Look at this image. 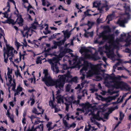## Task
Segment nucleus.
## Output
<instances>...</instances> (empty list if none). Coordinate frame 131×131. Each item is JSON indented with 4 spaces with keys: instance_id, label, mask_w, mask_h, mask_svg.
<instances>
[{
    "instance_id": "nucleus-33",
    "label": "nucleus",
    "mask_w": 131,
    "mask_h": 131,
    "mask_svg": "<svg viewBox=\"0 0 131 131\" xmlns=\"http://www.w3.org/2000/svg\"><path fill=\"white\" fill-rule=\"evenodd\" d=\"M30 100L31 101V103L30 105L31 106H32L34 104V103H35V99L33 97H32V98H31L30 97Z\"/></svg>"
},
{
    "instance_id": "nucleus-62",
    "label": "nucleus",
    "mask_w": 131,
    "mask_h": 131,
    "mask_svg": "<svg viewBox=\"0 0 131 131\" xmlns=\"http://www.w3.org/2000/svg\"><path fill=\"white\" fill-rule=\"evenodd\" d=\"M85 32L84 34V36L85 37H88V35L89 34L90 32H87L86 30L85 29L84 30Z\"/></svg>"
},
{
    "instance_id": "nucleus-37",
    "label": "nucleus",
    "mask_w": 131,
    "mask_h": 131,
    "mask_svg": "<svg viewBox=\"0 0 131 131\" xmlns=\"http://www.w3.org/2000/svg\"><path fill=\"white\" fill-rule=\"evenodd\" d=\"M103 99H104V101H105L107 102H110L111 101L110 97L109 98L103 97Z\"/></svg>"
},
{
    "instance_id": "nucleus-3",
    "label": "nucleus",
    "mask_w": 131,
    "mask_h": 131,
    "mask_svg": "<svg viewBox=\"0 0 131 131\" xmlns=\"http://www.w3.org/2000/svg\"><path fill=\"white\" fill-rule=\"evenodd\" d=\"M7 50L5 52L7 55V58L4 59V61L6 63H7L8 61V58L11 56H13V50L14 48L12 47H10L9 45H6Z\"/></svg>"
},
{
    "instance_id": "nucleus-7",
    "label": "nucleus",
    "mask_w": 131,
    "mask_h": 131,
    "mask_svg": "<svg viewBox=\"0 0 131 131\" xmlns=\"http://www.w3.org/2000/svg\"><path fill=\"white\" fill-rule=\"evenodd\" d=\"M125 5L123 7L125 9V14L127 15V19H129L130 18V15L129 14L131 12V10L129 6H127L126 3L124 4Z\"/></svg>"
},
{
    "instance_id": "nucleus-47",
    "label": "nucleus",
    "mask_w": 131,
    "mask_h": 131,
    "mask_svg": "<svg viewBox=\"0 0 131 131\" xmlns=\"http://www.w3.org/2000/svg\"><path fill=\"white\" fill-rule=\"evenodd\" d=\"M107 18L108 19L107 23H109L110 21L111 20V15H108L107 17Z\"/></svg>"
},
{
    "instance_id": "nucleus-17",
    "label": "nucleus",
    "mask_w": 131,
    "mask_h": 131,
    "mask_svg": "<svg viewBox=\"0 0 131 131\" xmlns=\"http://www.w3.org/2000/svg\"><path fill=\"white\" fill-rule=\"evenodd\" d=\"M89 49L85 47H82L80 50V52H82L84 51L89 52Z\"/></svg>"
},
{
    "instance_id": "nucleus-5",
    "label": "nucleus",
    "mask_w": 131,
    "mask_h": 131,
    "mask_svg": "<svg viewBox=\"0 0 131 131\" xmlns=\"http://www.w3.org/2000/svg\"><path fill=\"white\" fill-rule=\"evenodd\" d=\"M47 61L51 65V70L53 72H56V73H58L59 72L58 67H57L56 66V63H54L52 59H49L47 60Z\"/></svg>"
},
{
    "instance_id": "nucleus-58",
    "label": "nucleus",
    "mask_w": 131,
    "mask_h": 131,
    "mask_svg": "<svg viewBox=\"0 0 131 131\" xmlns=\"http://www.w3.org/2000/svg\"><path fill=\"white\" fill-rule=\"evenodd\" d=\"M52 124V123L51 122H48L47 124H46L47 127H48L51 126V125Z\"/></svg>"
},
{
    "instance_id": "nucleus-53",
    "label": "nucleus",
    "mask_w": 131,
    "mask_h": 131,
    "mask_svg": "<svg viewBox=\"0 0 131 131\" xmlns=\"http://www.w3.org/2000/svg\"><path fill=\"white\" fill-rule=\"evenodd\" d=\"M118 96L117 95H116L112 96L110 97L111 101L112 100H115L116 97Z\"/></svg>"
},
{
    "instance_id": "nucleus-41",
    "label": "nucleus",
    "mask_w": 131,
    "mask_h": 131,
    "mask_svg": "<svg viewBox=\"0 0 131 131\" xmlns=\"http://www.w3.org/2000/svg\"><path fill=\"white\" fill-rule=\"evenodd\" d=\"M24 30V31L25 30H27L28 31V30H29H29H30V28H28L27 26V25L26 26H23Z\"/></svg>"
},
{
    "instance_id": "nucleus-20",
    "label": "nucleus",
    "mask_w": 131,
    "mask_h": 131,
    "mask_svg": "<svg viewBox=\"0 0 131 131\" xmlns=\"http://www.w3.org/2000/svg\"><path fill=\"white\" fill-rule=\"evenodd\" d=\"M64 36L66 37L67 38H68L70 36V34L67 30H66L64 33Z\"/></svg>"
},
{
    "instance_id": "nucleus-39",
    "label": "nucleus",
    "mask_w": 131,
    "mask_h": 131,
    "mask_svg": "<svg viewBox=\"0 0 131 131\" xmlns=\"http://www.w3.org/2000/svg\"><path fill=\"white\" fill-rule=\"evenodd\" d=\"M57 42L58 45V46L59 47H60L61 45H63L64 44V43L61 40L59 41H57Z\"/></svg>"
},
{
    "instance_id": "nucleus-14",
    "label": "nucleus",
    "mask_w": 131,
    "mask_h": 131,
    "mask_svg": "<svg viewBox=\"0 0 131 131\" xmlns=\"http://www.w3.org/2000/svg\"><path fill=\"white\" fill-rule=\"evenodd\" d=\"M52 59L54 63L55 64V63H56L57 67H58L57 64L59 62V61L60 60V59H59V58H58L57 56L52 58Z\"/></svg>"
},
{
    "instance_id": "nucleus-36",
    "label": "nucleus",
    "mask_w": 131,
    "mask_h": 131,
    "mask_svg": "<svg viewBox=\"0 0 131 131\" xmlns=\"http://www.w3.org/2000/svg\"><path fill=\"white\" fill-rule=\"evenodd\" d=\"M22 90L23 88L21 87L19 85L17 87V90L16 91L19 92H20L22 91Z\"/></svg>"
},
{
    "instance_id": "nucleus-16",
    "label": "nucleus",
    "mask_w": 131,
    "mask_h": 131,
    "mask_svg": "<svg viewBox=\"0 0 131 131\" xmlns=\"http://www.w3.org/2000/svg\"><path fill=\"white\" fill-rule=\"evenodd\" d=\"M53 43L54 45L51 47V48L52 49H57V46H58L57 41L54 40L53 41Z\"/></svg>"
},
{
    "instance_id": "nucleus-59",
    "label": "nucleus",
    "mask_w": 131,
    "mask_h": 131,
    "mask_svg": "<svg viewBox=\"0 0 131 131\" xmlns=\"http://www.w3.org/2000/svg\"><path fill=\"white\" fill-rule=\"evenodd\" d=\"M114 110V109L113 107H111L109 109L108 112H109L110 113H111Z\"/></svg>"
},
{
    "instance_id": "nucleus-54",
    "label": "nucleus",
    "mask_w": 131,
    "mask_h": 131,
    "mask_svg": "<svg viewBox=\"0 0 131 131\" xmlns=\"http://www.w3.org/2000/svg\"><path fill=\"white\" fill-rule=\"evenodd\" d=\"M129 99L128 98H127L125 101V102L123 104L122 106V107H123L125 106V105L126 104L127 101L129 100Z\"/></svg>"
},
{
    "instance_id": "nucleus-56",
    "label": "nucleus",
    "mask_w": 131,
    "mask_h": 131,
    "mask_svg": "<svg viewBox=\"0 0 131 131\" xmlns=\"http://www.w3.org/2000/svg\"><path fill=\"white\" fill-rule=\"evenodd\" d=\"M91 56L89 54H85L84 56V58L86 59L90 58Z\"/></svg>"
},
{
    "instance_id": "nucleus-38",
    "label": "nucleus",
    "mask_w": 131,
    "mask_h": 131,
    "mask_svg": "<svg viewBox=\"0 0 131 131\" xmlns=\"http://www.w3.org/2000/svg\"><path fill=\"white\" fill-rule=\"evenodd\" d=\"M16 21L17 24L19 23H23L24 21L23 19L22 18V17H20V18H19V19H18V20H16Z\"/></svg>"
},
{
    "instance_id": "nucleus-25",
    "label": "nucleus",
    "mask_w": 131,
    "mask_h": 131,
    "mask_svg": "<svg viewBox=\"0 0 131 131\" xmlns=\"http://www.w3.org/2000/svg\"><path fill=\"white\" fill-rule=\"evenodd\" d=\"M106 28L107 29L106 30L104 31L106 34L107 33H110L111 32V29L109 26H107Z\"/></svg>"
},
{
    "instance_id": "nucleus-46",
    "label": "nucleus",
    "mask_w": 131,
    "mask_h": 131,
    "mask_svg": "<svg viewBox=\"0 0 131 131\" xmlns=\"http://www.w3.org/2000/svg\"><path fill=\"white\" fill-rule=\"evenodd\" d=\"M20 43L19 42L16 41L15 42V45L17 47V49H18L19 48V47L20 46Z\"/></svg>"
},
{
    "instance_id": "nucleus-15",
    "label": "nucleus",
    "mask_w": 131,
    "mask_h": 131,
    "mask_svg": "<svg viewBox=\"0 0 131 131\" xmlns=\"http://www.w3.org/2000/svg\"><path fill=\"white\" fill-rule=\"evenodd\" d=\"M14 21V20L8 18L7 19L5 20V21H3L2 23L4 24L8 23L9 24H12V22Z\"/></svg>"
},
{
    "instance_id": "nucleus-6",
    "label": "nucleus",
    "mask_w": 131,
    "mask_h": 131,
    "mask_svg": "<svg viewBox=\"0 0 131 131\" xmlns=\"http://www.w3.org/2000/svg\"><path fill=\"white\" fill-rule=\"evenodd\" d=\"M105 53L108 54L107 56L108 57H113V50L111 49V46L110 45H107L106 44L105 45Z\"/></svg>"
},
{
    "instance_id": "nucleus-52",
    "label": "nucleus",
    "mask_w": 131,
    "mask_h": 131,
    "mask_svg": "<svg viewBox=\"0 0 131 131\" xmlns=\"http://www.w3.org/2000/svg\"><path fill=\"white\" fill-rule=\"evenodd\" d=\"M91 121L92 123H93L94 122L95 124L97 125V126H98L99 124V123L96 122L95 120H93L92 119H91Z\"/></svg>"
},
{
    "instance_id": "nucleus-8",
    "label": "nucleus",
    "mask_w": 131,
    "mask_h": 131,
    "mask_svg": "<svg viewBox=\"0 0 131 131\" xmlns=\"http://www.w3.org/2000/svg\"><path fill=\"white\" fill-rule=\"evenodd\" d=\"M107 76L105 78V80L109 79V80H112V82H114V81L117 79H119V78H118V76L117 77L115 76L114 74L113 73L112 74L113 75H111L108 74H106Z\"/></svg>"
},
{
    "instance_id": "nucleus-12",
    "label": "nucleus",
    "mask_w": 131,
    "mask_h": 131,
    "mask_svg": "<svg viewBox=\"0 0 131 131\" xmlns=\"http://www.w3.org/2000/svg\"><path fill=\"white\" fill-rule=\"evenodd\" d=\"M115 36L114 34H112L108 35V43H110L112 42H114Z\"/></svg>"
},
{
    "instance_id": "nucleus-23",
    "label": "nucleus",
    "mask_w": 131,
    "mask_h": 131,
    "mask_svg": "<svg viewBox=\"0 0 131 131\" xmlns=\"http://www.w3.org/2000/svg\"><path fill=\"white\" fill-rule=\"evenodd\" d=\"M119 114V119L120 121H122L123 119L124 116V115L122 112L121 111L120 112Z\"/></svg>"
},
{
    "instance_id": "nucleus-44",
    "label": "nucleus",
    "mask_w": 131,
    "mask_h": 131,
    "mask_svg": "<svg viewBox=\"0 0 131 131\" xmlns=\"http://www.w3.org/2000/svg\"><path fill=\"white\" fill-rule=\"evenodd\" d=\"M108 35H105L102 37V40H104L105 42L106 40H108Z\"/></svg>"
},
{
    "instance_id": "nucleus-2",
    "label": "nucleus",
    "mask_w": 131,
    "mask_h": 131,
    "mask_svg": "<svg viewBox=\"0 0 131 131\" xmlns=\"http://www.w3.org/2000/svg\"><path fill=\"white\" fill-rule=\"evenodd\" d=\"M101 67L99 65H94L87 61H84L83 63V66L80 70L81 72L83 71H86L88 69H90L87 72V75L91 77L95 74H98L100 73V70H101Z\"/></svg>"
},
{
    "instance_id": "nucleus-28",
    "label": "nucleus",
    "mask_w": 131,
    "mask_h": 131,
    "mask_svg": "<svg viewBox=\"0 0 131 131\" xmlns=\"http://www.w3.org/2000/svg\"><path fill=\"white\" fill-rule=\"evenodd\" d=\"M40 57H38L36 60V63L37 64H38L39 63H40V64H41L42 63V61H41V60L40 59Z\"/></svg>"
},
{
    "instance_id": "nucleus-24",
    "label": "nucleus",
    "mask_w": 131,
    "mask_h": 131,
    "mask_svg": "<svg viewBox=\"0 0 131 131\" xmlns=\"http://www.w3.org/2000/svg\"><path fill=\"white\" fill-rule=\"evenodd\" d=\"M61 76H62V75ZM63 76L65 77V80L66 79V77H67L68 79H69L71 78V76L70 74V72L68 71V72L67 73L65 76Z\"/></svg>"
},
{
    "instance_id": "nucleus-22",
    "label": "nucleus",
    "mask_w": 131,
    "mask_h": 131,
    "mask_svg": "<svg viewBox=\"0 0 131 131\" xmlns=\"http://www.w3.org/2000/svg\"><path fill=\"white\" fill-rule=\"evenodd\" d=\"M72 101H66V102L65 103V105L68 104V105L69 106L70 105L71 106V108H72Z\"/></svg>"
},
{
    "instance_id": "nucleus-48",
    "label": "nucleus",
    "mask_w": 131,
    "mask_h": 131,
    "mask_svg": "<svg viewBox=\"0 0 131 131\" xmlns=\"http://www.w3.org/2000/svg\"><path fill=\"white\" fill-rule=\"evenodd\" d=\"M14 14L16 15V16L17 17V20H18V19H19V18H20V17H22V16L20 14H19V13H17L15 12L14 13Z\"/></svg>"
},
{
    "instance_id": "nucleus-61",
    "label": "nucleus",
    "mask_w": 131,
    "mask_h": 131,
    "mask_svg": "<svg viewBox=\"0 0 131 131\" xmlns=\"http://www.w3.org/2000/svg\"><path fill=\"white\" fill-rule=\"evenodd\" d=\"M31 27L34 29H36V26L35 25L34 23H33L31 24Z\"/></svg>"
},
{
    "instance_id": "nucleus-10",
    "label": "nucleus",
    "mask_w": 131,
    "mask_h": 131,
    "mask_svg": "<svg viewBox=\"0 0 131 131\" xmlns=\"http://www.w3.org/2000/svg\"><path fill=\"white\" fill-rule=\"evenodd\" d=\"M63 123L64 125L65 126L66 128L68 129H69L70 127H72L73 128H74L76 125V124L74 123H72L69 126L66 120H63Z\"/></svg>"
},
{
    "instance_id": "nucleus-57",
    "label": "nucleus",
    "mask_w": 131,
    "mask_h": 131,
    "mask_svg": "<svg viewBox=\"0 0 131 131\" xmlns=\"http://www.w3.org/2000/svg\"><path fill=\"white\" fill-rule=\"evenodd\" d=\"M32 112L33 113H35V114H36L38 112V111L37 110V109L35 108L33 109V110L32 111Z\"/></svg>"
},
{
    "instance_id": "nucleus-31",
    "label": "nucleus",
    "mask_w": 131,
    "mask_h": 131,
    "mask_svg": "<svg viewBox=\"0 0 131 131\" xmlns=\"http://www.w3.org/2000/svg\"><path fill=\"white\" fill-rule=\"evenodd\" d=\"M49 104L51 106L52 108H53L56 107V105H54L53 104V102L52 101H50L49 102Z\"/></svg>"
},
{
    "instance_id": "nucleus-13",
    "label": "nucleus",
    "mask_w": 131,
    "mask_h": 131,
    "mask_svg": "<svg viewBox=\"0 0 131 131\" xmlns=\"http://www.w3.org/2000/svg\"><path fill=\"white\" fill-rule=\"evenodd\" d=\"M129 36L128 37H127L125 41L126 42V43L125 45V46L126 47H128V46H129L130 44V42L131 41V39H130L129 40Z\"/></svg>"
},
{
    "instance_id": "nucleus-51",
    "label": "nucleus",
    "mask_w": 131,
    "mask_h": 131,
    "mask_svg": "<svg viewBox=\"0 0 131 131\" xmlns=\"http://www.w3.org/2000/svg\"><path fill=\"white\" fill-rule=\"evenodd\" d=\"M41 122V121L39 120H37L35 121L34 123V125H35L38 124L39 123H40Z\"/></svg>"
},
{
    "instance_id": "nucleus-4",
    "label": "nucleus",
    "mask_w": 131,
    "mask_h": 131,
    "mask_svg": "<svg viewBox=\"0 0 131 131\" xmlns=\"http://www.w3.org/2000/svg\"><path fill=\"white\" fill-rule=\"evenodd\" d=\"M118 78H119V79H117L115 80L113 83H114V85H113V87L118 89L120 88L121 86H123L124 82L122 81H120L122 79L121 78V77L119 75H118Z\"/></svg>"
},
{
    "instance_id": "nucleus-26",
    "label": "nucleus",
    "mask_w": 131,
    "mask_h": 131,
    "mask_svg": "<svg viewBox=\"0 0 131 131\" xmlns=\"http://www.w3.org/2000/svg\"><path fill=\"white\" fill-rule=\"evenodd\" d=\"M37 129H40L41 128V130L43 131V124H40L39 125L37 126L36 127Z\"/></svg>"
},
{
    "instance_id": "nucleus-55",
    "label": "nucleus",
    "mask_w": 131,
    "mask_h": 131,
    "mask_svg": "<svg viewBox=\"0 0 131 131\" xmlns=\"http://www.w3.org/2000/svg\"><path fill=\"white\" fill-rule=\"evenodd\" d=\"M4 15V17L8 18V15L7 14V12H6L3 13Z\"/></svg>"
},
{
    "instance_id": "nucleus-40",
    "label": "nucleus",
    "mask_w": 131,
    "mask_h": 131,
    "mask_svg": "<svg viewBox=\"0 0 131 131\" xmlns=\"http://www.w3.org/2000/svg\"><path fill=\"white\" fill-rule=\"evenodd\" d=\"M15 75H16L17 77L18 75L19 76V77H22V76H21L20 73L19 72L18 69H17V72H15Z\"/></svg>"
},
{
    "instance_id": "nucleus-1",
    "label": "nucleus",
    "mask_w": 131,
    "mask_h": 131,
    "mask_svg": "<svg viewBox=\"0 0 131 131\" xmlns=\"http://www.w3.org/2000/svg\"><path fill=\"white\" fill-rule=\"evenodd\" d=\"M43 73L45 75L42 78V81L45 82V84L47 86H55L56 88H63L65 83V78L63 76L59 75V78L56 80H53L49 74L47 69L43 70Z\"/></svg>"
},
{
    "instance_id": "nucleus-34",
    "label": "nucleus",
    "mask_w": 131,
    "mask_h": 131,
    "mask_svg": "<svg viewBox=\"0 0 131 131\" xmlns=\"http://www.w3.org/2000/svg\"><path fill=\"white\" fill-rule=\"evenodd\" d=\"M106 34L104 31H103L102 32L100 33L99 34V37L100 38H102Z\"/></svg>"
},
{
    "instance_id": "nucleus-42",
    "label": "nucleus",
    "mask_w": 131,
    "mask_h": 131,
    "mask_svg": "<svg viewBox=\"0 0 131 131\" xmlns=\"http://www.w3.org/2000/svg\"><path fill=\"white\" fill-rule=\"evenodd\" d=\"M78 80L77 78V77H75L71 79V81L72 82H76Z\"/></svg>"
},
{
    "instance_id": "nucleus-45",
    "label": "nucleus",
    "mask_w": 131,
    "mask_h": 131,
    "mask_svg": "<svg viewBox=\"0 0 131 131\" xmlns=\"http://www.w3.org/2000/svg\"><path fill=\"white\" fill-rule=\"evenodd\" d=\"M8 69V72L7 73V75H10V74H12V69H11L10 70V69L9 67H8L7 68Z\"/></svg>"
},
{
    "instance_id": "nucleus-60",
    "label": "nucleus",
    "mask_w": 131,
    "mask_h": 131,
    "mask_svg": "<svg viewBox=\"0 0 131 131\" xmlns=\"http://www.w3.org/2000/svg\"><path fill=\"white\" fill-rule=\"evenodd\" d=\"M126 51H125V52L126 53H131V50L130 49L128 48H126Z\"/></svg>"
},
{
    "instance_id": "nucleus-43",
    "label": "nucleus",
    "mask_w": 131,
    "mask_h": 131,
    "mask_svg": "<svg viewBox=\"0 0 131 131\" xmlns=\"http://www.w3.org/2000/svg\"><path fill=\"white\" fill-rule=\"evenodd\" d=\"M118 23L121 25L122 26H124V23L123 21V20H119L118 22Z\"/></svg>"
},
{
    "instance_id": "nucleus-19",
    "label": "nucleus",
    "mask_w": 131,
    "mask_h": 131,
    "mask_svg": "<svg viewBox=\"0 0 131 131\" xmlns=\"http://www.w3.org/2000/svg\"><path fill=\"white\" fill-rule=\"evenodd\" d=\"M121 37L118 40V41H122L124 39L123 37H126V34L125 33H124L123 34H122L121 35Z\"/></svg>"
},
{
    "instance_id": "nucleus-18",
    "label": "nucleus",
    "mask_w": 131,
    "mask_h": 131,
    "mask_svg": "<svg viewBox=\"0 0 131 131\" xmlns=\"http://www.w3.org/2000/svg\"><path fill=\"white\" fill-rule=\"evenodd\" d=\"M13 82L14 84H11L10 86H12L13 87L12 89V90L13 91H16V90H15V88H16V84L15 82V80H14L13 81Z\"/></svg>"
},
{
    "instance_id": "nucleus-63",
    "label": "nucleus",
    "mask_w": 131,
    "mask_h": 131,
    "mask_svg": "<svg viewBox=\"0 0 131 131\" xmlns=\"http://www.w3.org/2000/svg\"><path fill=\"white\" fill-rule=\"evenodd\" d=\"M22 123L23 124H25L26 123V119L25 117L23 118Z\"/></svg>"
},
{
    "instance_id": "nucleus-50",
    "label": "nucleus",
    "mask_w": 131,
    "mask_h": 131,
    "mask_svg": "<svg viewBox=\"0 0 131 131\" xmlns=\"http://www.w3.org/2000/svg\"><path fill=\"white\" fill-rule=\"evenodd\" d=\"M93 6L94 7H97L99 6V5L97 2H94L93 4Z\"/></svg>"
},
{
    "instance_id": "nucleus-21",
    "label": "nucleus",
    "mask_w": 131,
    "mask_h": 131,
    "mask_svg": "<svg viewBox=\"0 0 131 131\" xmlns=\"http://www.w3.org/2000/svg\"><path fill=\"white\" fill-rule=\"evenodd\" d=\"M80 103V101L79 100H77V101L74 100L72 101V103L73 104L76 105L77 106Z\"/></svg>"
},
{
    "instance_id": "nucleus-35",
    "label": "nucleus",
    "mask_w": 131,
    "mask_h": 131,
    "mask_svg": "<svg viewBox=\"0 0 131 131\" xmlns=\"http://www.w3.org/2000/svg\"><path fill=\"white\" fill-rule=\"evenodd\" d=\"M28 117L30 119L32 123H33V122H32V120L34 118H36V116L33 115H31L30 116H29Z\"/></svg>"
},
{
    "instance_id": "nucleus-27",
    "label": "nucleus",
    "mask_w": 131,
    "mask_h": 131,
    "mask_svg": "<svg viewBox=\"0 0 131 131\" xmlns=\"http://www.w3.org/2000/svg\"><path fill=\"white\" fill-rule=\"evenodd\" d=\"M63 50L66 53L70 52L72 51L71 49L67 48H64Z\"/></svg>"
},
{
    "instance_id": "nucleus-30",
    "label": "nucleus",
    "mask_w": 131,
    "mask_h": 131,
    "mask_svg": "<svg viewBox=\"0 0 131 131\" xmlns=\"http://www.w3.org/2000/svg\"><path fill=\"white\" fill-rule=\"evenodd\" d=\"M94 24L95 22H94L88 21V23L86 24V25H89L90 26H92L94 25Z\"/></svg>"
},
{
    "instance_id": "nucleus-29",
    "label": "nucleus",
    "mask_w": 131,
    "mask_h": 131,
    "mask_svg": "<svg viewBox=\"0 0 131 131\" xmlns=\"http://www.w3.org/2000/svg\"><path fill=\"white\" fill-rule=\"evenodd\" d=\"M56 99L57 100V103H60L61 101H63V100L62 98L61 97H57Z\"/></svg>"
},
{
    "instance_id": "nucleus-11",
    "label": "nucleus",
    "mask_w": 131,
    "mask_h": 131,
    "mask_svg": "<svg viewBox=\"0 0 131 131\" xmlns=\"http://www.w3.org/2000/svg\"><path fill=\"white\" fill-rule=\"evenodd\" d=\"M102 70L101 69V70H100V73L98 74H95L96 75V78L97 79V80H100L102 79V77H104L105 76V73L104 72H103L102 74L100 73V71H102Z\"/></svg>"
},
{
    "instance_id": "nucleus-32",
    "label": "nucleus",
    "mask_w": 131,
    "mask_h": 131,
    "mask_svg": "<svg viewBox=\"0 0 131 131\" xmlns=\"http://www.w3.org/2000/svg\"><path fill=\"white\" fill-rule=\"evenodd\" d=\"M128 120L129 121H130L131 123L128 124V129H130V128L131 124V114H130L128 116Z\"/></svg>"
},
{
    "instance_id": "nucleus-9",
    "label": "nucleus",
    "mask_w": 131,
    "mask_h": 131,
    "mask_svg": "<svg viewBox=\"0 0 131 131\" xmlns=\"http://www.w3.org/2000/svg\"><path fill=\"white\" fill-rule=\"evenodd\" d=\"M100 111H98L96 114H92V118L93 120L96 119L98 121H100L103 119V118L100 115Z\"/></svg>"
},
{
    "instance_id": "nucleus-64",
    "label": "nucleus",
    "mask_w": 131,
    "mask_h": 131,
    "mask_svg": "<svg viewBox=\"0 0 131 131\" xmlns=\"http://www.w3.org/2000/svg\"><path fill=\"white\" fill-rule=\"evenodd\" d=\"M68 68L67 66V65H64L63 66V69L64 70H66L68 69Z\"/></svg>"
},
{
    "instance_id": "nucleus-49",
    "label": "nucleus",
    "mask_w": 131,
    "mask_h": 131,
    "mask_svg": "<svg viewBox=\"0 0 131 131\" xmlns=\"http://www.w3.org/2000/svg\"><path fill=\"white\" fill-rule=\"evenodd\" d=\"M62 48H61L60 49V53L61 54L62 56H64L65 55V54H66L65 52L63 50L62 51Z\"/></svg>"
}]
</instances>
